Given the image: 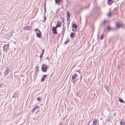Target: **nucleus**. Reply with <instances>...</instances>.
Masks as SVG:
<instances>
[{"label":"nucleus","instance_id":"obj_28","mask_svg":"<svg viewBox=\"0 0 125 125\" xmlns=\"http://www.w3.org/2000/svg\"><path fill=\"white\" fill-rule=\"evenodd\" d=\"M103 34H102L101 36V40H102L103 39Z\"/></svg>","mask_w":125,"mask_h":125},{"label":"nucleus","instance_id":"obj_25","mask_svg":"<svg viewBox=\"0 0 125 125\" xmlns=\"http://www.w3.org/2000/svg\"><path fill=\"white\" fill-rule=\"evenodd\" d=\"M112 1V0H108V3H110V4L111 3Z\"/></svg>","mask_w":125,"mask_h":125},{"label":"nucleus","instance_id":"obj_29","mask_svg":"<svg viewBox=\"0 0 125 125\" xmlns=\"http://www.w3.org/2000/svg\"><path fill=\"white\" fill-rule=\"evenodd\" d=\"M106 22V21L105 20H104L102 23V24L103 25H104L105 23Z\"/></svg>","mask_w":125,"mask_h":125},{"label":"nucleus","instance_id":"obj_1","mask_svg":"<svg viewBox=\"0 0 125 125\" xmlns=\"http://www.w3.org/2000/svg\"><path fill=\"white\" fill-rule=\"evenodd\" d=\"M78 76L76 74H73L72 76V79L73 80L75 79H77V80H79L80 82V81L81 80L82 78V77L80 76V78H78Z\"/></svg>","mask_w":125,"mask_h":125},{"label":"nucleus","instance_id":"obj_36","mask_svg":"<svg viewBox=\"0 0 125 125\" xmlns=\"http://www.w3.org/2000/svg\"><path fill=\"white\" fill-rule=\"evenodd\" d=\"M46 9H45V11H44L45 13L46 12Z\"/></svg>","mask_w":125,"mask_h":125},{"label":"nucleus","instance_id":"obj_39","mask_svg":"<svg viewBox=\"0 0 125 125\" xmlns=\"http://www.w3.org/2000/svg\"><path fill=\"white\" fill-rule=\"evenodd\" d=\"M91 125H95L93 124H92Z\"/></svg>","mask_w":125,"mask_h":125},{"label":"nucleus","instance_id":"obj_27","mask_svg":"<svg viewBox=\"0 0 125 125\" xmlns=\"http://www.w3.org/2000/svg\"><path fill=\"white\" fill-rule=\"evenodd\" d=\"M124 118H123L122 119H121L120 120V122H122L123 121H124Z\"/></svg>","mask_w":125,"mask_h":125},{"label":"nucleus","instance_id":"obj_26","mask_svg":"<svg viewBox=\"0 0 125 125\" xmlns=\"http://www.w3.org/2000/svg\"><path fill=\"white\" fill-rule=\"evenodd\" d=\"M107 29L108 30H109L111 29V28L109 26H108L107 27Z\"/></svg>","mask_w":125,"mask_h":125},{"label":"nucleus","instance_id":"obj_30","mask_svg":"<svg viewBox=\"0 0 125 125\" xmlns=\"http://www.w3.org/2000/svg\"><path fill=\"white\" fill-rule=\"evenodd\" d=\"M65 29H64L62 31L63 32V35L64 34V32H65Z\"/></svg>","mask_w":125,"mask_h":125},{"label":"nucleus","instance_id":"obj_24","mask_svg":"<svg viewBox=\"0 0 125 125\" xmlns=\"http://www.w3.org/2000/svg\"><path fill=\"white\" fill-rule=\"evenodd\" d=\"M43 53H42L41 55H40V59H41V60L42 59V57L43 56Z\"/></svg>","mask_w":125,"mask_h":125},{"label":"nucleus","instance_id":"obj_40","mask_svg":"<svg viewBox=\"0 0 125 125\" xmlns=\"http://www.w3.org/2000/svg\"><path fill=\"white\" fill-rule=\"evenodd\" d=\"M72 31H73L74 30V29H72Z\"/></svg>","mask_w":125,"mask_h":125},{"label":"nucleus","instance_id":"obj_21","mask_svg":"<svg viewBox=\"0 0 125 125\" xmlns=\"http://www.w3.org/2000/svg\"><path fill=\"white\" fill-rule=\"evenodd\" d=\"M105 88L106 89V90H107V91H108V87L107 86H105Z\"/></svg>","mask_w":125,"mask_h":125},{"label":"nucleus","instance_id":"obj_10","mask_svg":"<svg viewBox=\"0 0 125 125\" xmlns=\"http://www.w3.org/2000/svg\"><path fill=\"white\" fill-rule=\"evenodd\" d=\"M18 96V93L17 92H15L14 93V94L12 97L13 98H16Z\"/></svg>","mask_w":125,"mask_h":125},{"label":"nucleus","instance_id":"obj_14","mask_svg":"<svg viewBox=\"0 0 125 125\" xmlns=\"http://www.w3.org/2000/svg\"><path fill=\"white\" fill-rule=\"evenodd\" d=\"M116 27L118 28H119L120 27L122 26L121 25L119 24L118 22L116 23Z\"/></svg>","mask_w":125,"mask_h":125},{"label":"nucleus","instance_id":"obj_11","mask_svg":"<svg viewBox=\"0 0 125 125\" xmlns=\"http://www.w3.org/2000/svg\"><path fill=\"white\" fill-rule=\"evenodd\" d=\"M41 33H36V36H37L38 37L41 38Z\"/></svg>","mask_w":125,"mask_h":125},{"label":"nucleus","instance_id":"obj_22","mask_svg":"<svg viewBox=\"0 0 125 125\" xmlns=\"http://www.w3.org/2000/svg\"><path fill=\"white\" fill-rule=\"evenodd\" d=\"M112 14V13L111 12H110L108 14V16H110Z\"/></svg>","mask_w":125,"mask_h":125},{"label":"nucleus","instance_id":"obj_18","mask_svg":"<svg viewBox=\"0 0 125 125\" xmlns=\"http://www.w3.org/2000/svg\"><path fill=\"white\" fill-rule=\"evenodd\" d=\"M42 99V98L41 97H38L37 98V100L38 101H41Z\"/></svg>","mask_w":125,"mask_h":125},{"label":"nucleus","instance_id":"obj_34","mask_svg":"<svg viewBox=\"0 0 125 125\" xmlns=\"http://www.w3.org/2000/svg\"><path fill=\"white\" fill-rule=\"evenodd\" d=\"M120 122V124L121 125H122V122Z\"/></svg>","mask_w":125,"mask_h":125},{"label":"nucleus","instance_id":"obj_9","mask_svg":"<svg viewBox=\"0 0 125 125\" xmlns=\"http://www.w3.org/2000/svg\"><path fill=\"white\" fill-rule=\"evenodd\" d=\"M61 24L60 22L59 21H58L56 27V28H58V27H61Z\"/></svg>","mask_w":125,"mask_h":125},{"label":"nucleus","instance_id":"obj_32","mask_svg":"<svg viewBox=\"0 0 125 125\" xmlns=\"http://www.w3.org/2000/svg\"><path fill=\"white\" fill-rule=\"evenodd\" d=\"M44 21H45V20H46V16H44Z\"/></svg>","mask_w":125,"mask_h":125},{"label":"nucleus","instance_id":"obj_3","mask_svg":"<svg viewBox=\"0 0 125 125\" xmlns=\"http://www.w3.org/2000/svg\"><path fill=\"white\" fill-rule=\"evenodd\" d=\"M48 67L47 65L43 64L42 67V70L44 72H46L47 71Z\"/></svg>","mask_w":125,"mask_h":125},{"label":"nucleus","instance_id":"obj_13","mask_svg":"<svg viewBox=\"0 0 125 125\" xmlns=\"http://www.w3.org/2000/svg\"><path fill=\"white\" fill-rule=\"evenodd\" d=\"M46 75H43V77H42L41 78V80L42 82L44 81V80L45 79V78H46Z\"/></svg>","mask_w":125,"mask_h":125},{"label":"nucleus","instance_id":"obj_35","mask_svg":"<svg viewBox=\"0 0 125 125\" xmlns=\"http://www.w3.org/2000/svg\"><path fill=\"white\" fill-rule=\"evenodd\" d=\"M42 53H43H43H44V49H43L42 50Z\"/></svg>","mask_w":125,"mask_h":125},{"label":"nucleus","instance_id":"obj_23","mask_svg":"<svg viewBox=\"0 0 125 125\" xmlns=\"http://www.w3.org/2000/svg\"><path fill=\"white\" fill-rule=\"evenodd\" d=\"M35 69L37 71L39 70V67L37 66H36L35 67Z\"/></svg>","mask_w":125,"mask_h":125},{"label":"nucleus","instance_id":"obj_20","mask_svg":"<svg viewBox=\"0 0 125 125\" xmlns=\"http://www.w3.org/2000/svg\"><path fill=\"white\" fill-rule=\"evenodd\" d=\"M69 42V40H67L64 43L65 44H67Z\"/></svg>","mask_w":125,"mask_h":125},{"label":"nucleus","instance_id":"obj_16","mask_svg":"<svg viewBox=\"0 0 125 125\" xmlns=\"http://www.w3.org/2000/svg\"><path fill=\"white\" fill-rule=\"evenodd\" d=\"M70 36L71 38H73L75 36V35L72 32L70 34Z\"/></svg>","mask_w":125,"mask_h":125},{"label":"nucleus","instance_id":"obj_12","mask_svg":"<svg viewBox=\"0 0 125 125\" xmlns=\"http://www.w3.org/2000/svg\"><path fill=\"white\" fill-rule=\"evenodd\" d=\"M93 124L95 125H96L97 123V120L96 119H94L93 121Z\"/></svg>","mask_w":125,"mask_h":125},{"label":"nucleus","instance_id":"obj_6","mask_svg":"<svg viewBox=\"0 0 125 125\" xmlns=\"http://www.w3.org/2000/svg\"><path fill=\"white\" fill-rule=\"evenodd\" d=\"M56 28L55 27H53L52 28V32L53 33L56 34H57V32L56 31Z\"/></svg>","mask_w":125,"mask_h":125},{"label":"nucleus","instance_id":"obj_4","mask_svg":"<svg viewBox=\"0 0 125 125\" xmlns=\"http://www.w3.org/2000/svg\"><path fill=\"white\" fill-rule=\"evenodd\" d=\"M39 107L38 106H34L33 109V110L32 112V113L33 112L37 110V111L36 112V113H37L40 111V110L39 109Z\"/></svg>","mask_w":125,"mask_h":125},{"label":"nucleus","instance_id":"obj_2","mask_svg":"<svg viewBox=\"0 0 125 125\" xmlns=\"http://www.w3.org/2000/svg\"><path fill=\"white\" fill-rule=\"evenodd\" d=\"M9 44L4 45L3 47V51L6 52L9 49Z\"/></svg>","mask_w":125,"mask_h":125},{"label":"nucleus","instance_id":"obj_7","mask_svg":"<svg viewBox=\"0 0 125 125\" xmlns=\"http://www.w3.org/2000/svg\"><path fill=\"white\" fill-rule=\"evenodd\" d=\"M32 28L31 26L30 27L29 26H25L24 28V30H30Z\"/></svg>","mask_w":125,"mask_h":125},{"label":"nucleus","instance_id":"obj_38","mask_svg":"<svg viewBox=\"0 0 125 125\" xmlns=\"http://www.w3.org/2000/svg\"><path fill=\"white\" fill-rule=\"evenodd\" d=\"M75 82V81H74V80H73V82L74 83Z\"/></svg>","mask_w":125,"mask_h":125},{"label":"nucleus","instance_id":"obj_33","mask_svg":"<svg viewBox=\"0 0 125 125\" xmlns=\"http://www.w3.org/2000/svg\"><path fill=\"white\" fill-rule=\"evenodd\" d=\"M122 125H125V122H124L122 124Z\"/></svg>","mask_w":125,"mask_h":125},{"label":"nucleus","instance_id":"obj_8","mask_svg":"<svg viewBox=\"0 0 125 125\" xmlns=\"http://www.w3.org/2000/svg\"><path fill=\"white\" fill-rule=\"evenodd\" d=\"M55 3L56 4L60 3L61 4L63 2L62 0H55Z\"/></svg>","mask_w":125,"mask_h":125},{"label":"nucleus","instance_id":"obj_17","mask_svg":"<svg viewBox=\"0 0 125 125\" xmlns=\"http://www.w3.org/2000/svg\"><path fill=\"white\" fill-rule=\"evenodd\" d=\"M72 27L74 28H77V25L75 24H73Z\"/></svg>","mask_w":125,"mask_h":125},{"label":"nucleus","instance_id":"obj_15","mask_svg":"<svg viewBox=\"0 0 125 125\" xmlns=\"http://www.w3.org/2000/svg\"><path fill=\"white\" fill-rule=\"evenodd\" d=\"M67 20L68 21L70 19V14L69 13V12L68 11L67 12Z\"/></svg>","mask_w":125,"mask_h":125},{"label":"nucleus","instance_id":"obj_5","mask_svg":"<svg viewBox=\"0 0 125 125\" xmlns=\"http://www.w3.org/2000/svg\"><path fill=\"white\" fill-rule=\"evenodd\" d=\"M10 71V68L9 67H7L6 68V70L5 71L4 73V75L5 76H6L7 74Z\"/></svg>","mask_w":125,"mask_h":125},{"label":"nucleus","instance_id":"obj_19","mask_svg":"<svg viewBox=\"0 0 125 125\" xmlns=\"http://www.w3.org/2000/svg\"><path fill=\"white\" fill-rule=\"evenodd\" d=\"M119 101L121 103H125L123 101L122 99L121 98H119Z\"/></svg>","mask_w":125,"mask_h":125},{"label":"nucleus","instance_id":"obj_37","mask_svg":"<svg viewBox=\"0 0 125 125\" xmlns=\"http://www.w3.org/2000/svg\"><path fill=\"white\" fill-rule=\"evenodd\" d=\"M2 86V85H0V88Z\"/></svg>","mask_w":125,"mask_h":125},{"label":"nucleus","instance_id":"obj_31","mask_svg":"<svg viewBox=\"0 0 125 125\" xmlns=\"http://www.w3.org/2000/svg\"><path fill=\"white\" fill-rule=\"evenodd\" d=\"M36 30H37L38 31H39V32H40L41 33V32L40 31V30H38L37 29H35V31H36Z\"/></svg>","mask_w":125,"mask_h":125}]
</instances>
